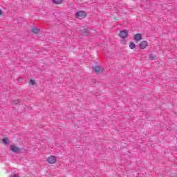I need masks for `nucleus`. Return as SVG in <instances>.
Segmentation results:
<instances>
[{"instance_id":"f257e3e1","label":"nucleus","mask_w":177,"mask_h":177,"mask_svg":"<svg viewBox=\"0 0 177 177\" xmlns=\"http://www.w3.org/2000/svg\"><path fill=\"white\" fill-rule=\"evenodd\" d=\"M10 151H12V153H15V154H19V153L21 151V148H19L16 147V145H11L10 146Z\"/></svg>"},{"instance_id":"f03ea898","label":"nucleus","mask_w":177,"mask_h":177,"mask_svg":"<svg viewBox=\"0 0 177 177\" xmlns=\"http://www.w3.org/2000/svg\"><path fill=\"white\" fill-rule=\"evenodd\" d=\"M77 19H80V20H82V19H85L86 17V12L84 11H79L75 15Z\"/></svg>"},{"instance_id":"7ed1b4c3","label":"nucleus","mask_w":177,"mask_h":177,"mask_svg":"<svg viewBox=\"0 0 177 177\" xmlns=\"http://www.w3.org/2000/svg\"><path fill=\"white\" fill-rule=\"evenodd\" d=\"M93 70L96 73V74H102V73H103V68L100 66H93Z\"/></svg>"},{"instance_id":"20e7f679","label":"nucleus","mask_w":177,"mask_h":177,"mask_svg":"<svg viewBox=\"0 0 177 177\" xmlns=\"http://www.w3.org/2000/svg\"><path fill=\"white\" fill-rule=\"evenodd\" d=\"M47 161L49 162V164H55V162L57 161V158L54 156H50L48 158Z\"/></svg>"},{"instance_id":"39448f33","label":"nucleus","mask_w":177,"mask_h":177,"mask_svg":"<svg viewBox=\"0 0 177 177\" xmlns=\"http://www.w3.org/2000/svg\"><path fill=\"white\" fill-rule=\"evenodd\" d=\"M119 37H120V38H128V30H123L120 31L119 33Z\"/></svg>"},{"instance_id":"423d86ee","label":"nucleus","mask_w":177,"mask_h":177,"mask_svg":"<svg viewBox=\"0 0 177 177\" xmlns=\"http://www.w3.org/2000/svg\"><path fill=\"white\" fill-rule=\"evenodd\" d=\"M80 31H81V34L86 37H89V35H91V32L87 29H82Z\"/></svg>"},{"instance_id":"0eeeda50","label":"nucleus","mask_w":177,"mask_h":177,"mask_svg":"<svg viewBox=\"0 0 177 177\" xmlns=\"http://www.w3.org/2000/svg\"><path fill=\"white\" fill-rule=\"evenodd\" d=\"M146 46H147V41H142L139 44L140 49H145Z\"/></svg>"},{"instance_id":"6e6552de","label":"nucleus","mask_w":177,"mask_h":177,"mask_svg":"<svg viewBox=\"0 0 177 177\" xmlns=\"http://www.w3.org/2000/svg\"><path fill=\"white\" fill-rule=\"evenodd\" d=\"M143 37H142V34L140 33H137L134 35V39L135 41H140V39H142Z\"/></svg>"},{"instance_id":"1a4fd4ad","label":"nucleus","mask_w":177,"mask_h":177,"mask_svg":"<svg viewBox=\"0 0 177 177\" xmlns=\"http://www.w3.org/2000/svg\"><path fill=\"white\" fill-rule=\"evenodd\" d=\"M31 32H33V34H39V28L37 26H33L31 29Z\"/></svg>"},{"instance_id":"9d476101","label":"nucleus","mask_w":177,"mask_h":177,"mask_svg":"<svg viewBox=\"0 0 177 177\" xmlns=\"http://www.w3.org/2000/svg\"><path fill=\"white\" fill-rule=\"evenodd\" d=\"M129 48H130V49H135L136 48V44H135V43H133V41H131L129 43Z\"/></svg>"},{"instance_id":"9b49d317","label":"nucleus","mask_w":177,"mask_h":177,"mask_svg":"<svg viewBox=\"0 0 177 177\" xmlns=\"http://www.w3.org/2000/svg\"><path fill=\"white\" fill-rule=\"evenodd\" d=\"M53 2L56 5H59V3H62V2H63V0H53Z\"/></svg>"},{"instance_id":"f8f14e48","label":"nucleus","mask_w":177,"mask_h":177,"mask_svg":"<svg viewBox=\"0 0 177 177\" xmlns=\"http://www.w3.org/2000/svg\"><path fill=\"white\" fill-rule=\"evenodd\" d=\"M29 84L30 85H37V81H35V80H30L29 81Z\"/></svg>"},{"instance_id":"ddd939ff","label":"nucleus","mask_w":177,"mask_h":177,"mask_svg":"<svg viewBox=\"0 0 177 177\" xmlns=\"http://www.w3.org/2000/svg\"><path fill=\"white\" fill-rule=\"evenodd\" d=\"M3 143H4V145H8V142H9V138H5L2 140Z\"/></svg>"},{"instance_id":"4468645a","label":"nucleus","mask_w":177,"mask_h":177,"mask_svg":"<svg viewBox=\"0 0 177 177\" xmlns=\"http://www.w3.org/2000/svg\"><path fill=\"white\" fill-rule=\"evenodd\" d=\"M121 44H122V45H125V44H127V39H126V38H122V40H121Z\"/></svg>"},{"instance_id":"2eb2a0df","label":"nucleus","mask_w":177,"mask_h":177,"mask_svg":"<svg viewBox=\"0 0 177 177\" xmlns=\"http://www.w3.org/2000/svg\"><path fill=\"white\" fill-rule=\"evenodd\" d=\"M149 57L151 60H154V59H156V55L151 54L149 55Z\"/></svg>"},{"instance_id":"dca6fc26","label":"nucleus","mask_w":177,"mask_h":177,"mask_svg":"<svg viewBox=\"0 0 177 177\" xmlns=\"http://www.w3.org/2000/svg\"><path fill=\"white\" fill-rule=\"evenodd\" d=\"M10 177H20L19 174H11Z\"/></svg>"},{"instance_id":"f3484780","label":"nucleus","mask_w":177,"mask_h":177,"mask_svg":"<svg viewBox=\"0 0 177 177\" xmlns=\"http://www.w3.org/2000/svg\"><path fill=\"white\" fill-rule=\"evenodd\" d=\"M18 103H20V100H17L14 101V104H18Z\"/></svg>"},{"instance_id":"a211bd4d","label":"nucleus","mask_w":177,"mask_h":177,"mask_svg":"<svg viewBox=\"0 0 177 177\" xmlns=\"http://www.w3.org/2000/svg\"><path fill=\"white\" fill-rule=\"evenodd\" d=\"M2 15V10L0 9V16Z\"/></svg>"}]
</instances>
